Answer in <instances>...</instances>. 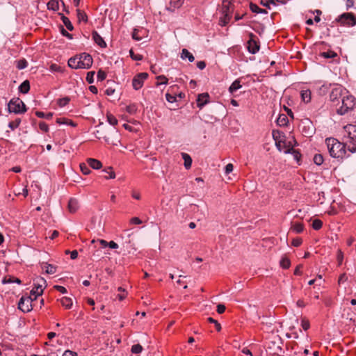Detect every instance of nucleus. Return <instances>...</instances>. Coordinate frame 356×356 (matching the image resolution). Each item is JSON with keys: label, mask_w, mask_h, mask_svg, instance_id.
<instances>
[{"label": "nucleus", "mask_w": 356, "mask_h": 356, "mask_svg": "<svg viewBox=\"0 0 356 356\" xmlns=\"http://www.w3.org/2000/svg\"><path fill=\"white\" fill-rule=\"evenodd\" d=\"M277 148L279 149V151H283L285 154H288L291 152V149L292 147H290L289 144H287L285 139L282 140V143H281V147L276 146Z\"/></svg>", "instance_id": "aec40b11"}, {"label": "nucleus", "mask_w": 356, "mask_h": 356, "mask_svg": "<svg viewBox=\"0 0 356 356\" xmlns=\"http://www.w3.org/2000/svg\"><path fill=\"white\" fill-rule=\"evenodd\" d=\"M60 33L63 36L67 37L69 39H72V35L69 33L63 26H60Z\"/></svg>", "instance_id": "052dcab7"}, {"label": "nucleus", "mask_w": 356, "mask_h": 356, "mask_svg": "<svg viewBox=\"0 0 356 356\" xmlns=\"http://www.w3.org/2000/svg\"><path fill=\"white\" fill-rule=\"evenodd\" d=\"M347 280H348V277H347L346 274L343 273L339 276L338 282L339 284H341L345 282Z\"/></svg>", "instance_id": "338daca9"}, {"label": "nucleus", "mask_w": 356, "mask_h": 356, "mask_svg": "<svg viewBox=\"0 0 356 356\" xmlns=\"http://www.w3.org/2000/svg\"><path fill=\"white\" fill-rule=\"evenodd\" d=\"M21 123V119L20 118H17L15 121H12L10 122H9L8 124V127L14 130L15 129H16L17 127H18L19 126Z\"/></svg>", "instance_id": "c03bdc74"}, {"label": "nucleus", "mask_w": 356, "mask_h": 356, "mask_svg": "<svg viewBox=\"0 0 356 356\" xmlns=\"http://www.w3.org/2000/svg\"><path fill=\"white\" fill-rule=\"evenodd\" d=\"M250 8L252 13L266 14L267 11L265 9L260 8L257 4L250 3Z\"/></svg>", "instance_id": "393cba45"}, {"label": "nucleus", "mask_w": 356, "mask_h": 356, "mask_svg": "<svg viewBox=\"0 0 356 356\" xmlns=\"http://www.w3.org/2000/svg\"><path fill=\"white\" fill-rule=\"evenodd\" d=\"M260 3L261 5L267 7L268 8H270V4L274 5V6L276 5L275 0H261Z\"/></svg>", "instance_id": "49530a36"}, {"label": "nucleus", "mask_w": 356, "mask_h": 356, "mask_svg": "<svg viewBox=\"0 0 356 356\" xmlns=\"http://www.w3.org/2000/svg\"><path fill=\"white\" fill-rule=\"evenodd\" d=\"M250 39L248 41V50L250 53L252 54H255L257 53L259 50V43L255 40V35L252 33H249Z\"/></svg>", "instance_id": "9d476101"}, {"label": "nucleus", "mask_w": 356, "mask_h": 356, "mask_svg": "<svg viewBox=\"0 0 356 356\" xmlns=\"http://www.w3.org/2000/svg\"><path fill=\"white\" fill-rule=\"evenodd\" d=\"M60 303L65 309H70L72 306V300L67 297H63L60 299Z\"/></svg>", "instance_id": "a878e982"}, {"label": "nucleus", "mask_w": 356, "mask_h": 356, "mask_svg": "<svg viewBox=\"0 0 356 356\" xmlns=\"http://www.w3.org/2000/svg\"><path fill=\"white\" fill-rule=\"evenodd\" d=\"M45 271L48 274H54L56 272V267L52 264H46L44 266Z\"/></svg>", "instance_id": "f704fd0d"}, {"label": "nucleus", "mask_w": 356, "mask_h": 356, "mask_svg": "<svg viewBox=\"0 0 356 356\" xmlns=\"http://www.w3.org/2000/svg\"><path fill=\"white\" fill-rule=\"evenodd\" d=\"M2 282L3 284H8V283H13V282L21 284V280L16 277H9L8 278L4 277Z\"/></svg>", "instance_id": "c9c22d12"}, {"label": "nucleus", "mask_w": 356, "mask_h": 356, "mask_svg": "<svg viewBox=\"0 0 356 356\" xmlns=\"http://www.w3.org/2000/svg\"><path fill=\"white\" fill-rule=\"evenodd\" d=\"M97 80L99 81H104L106 78V74L102 70H99L97 72Z\"/></svg>", "instance_id": "864d4df0"}, {"label": "nucleus", "mask_w": 356, "mask_h": 356, "mask_svg": "<svg viewBox=\"0 0 356 356\" xmlns=\"http://www.w3.org/2000/svg\"><path fill=\"white\" fill-rule=\"evenodd\" d=\"M8 106L9 113L21 114L26 111V105L19 98H13L10 99Z\"/></svg>", "instance_id": "7ed1b4c3"}, {"label": "nucleus", "mask_w": 356, "mask_h": 356, "mask_svg": "<svg viewBox=\"0 0 356 356\" xmlns=\"http://www.w3.org/2000/svg\"><path fill=\"white\" fill-rule=\"evenodd\" d=\"M314 162L315 164L320 165L323 163V157L321 154H316L314 156Z\"/></svg>", "instance_id": "a19ab883"}, {"label": "nucleus", "mask_w": 356, "mask_h": 356, "mask_svg": "<svg viewBox=\"0 0 356 356\" xmlns=\"http://www.w3.org/2000/svg\"><path fill=\"white\" fill-rule=\"evenodd\" d=\"M31 296H22L18 302V308L23 312H29L33 309Z\"/></svg>", "instance_id": "39448f33"}, {"label": "nucleus", "mask_w": 356, "mask_h": 356, "mask_svg": "<svg viewBox=\"0 0 356 356\" xmlns=\"http://www.w3.org/2000/svg\"><path fill=\"white\" fill-rule=\"evenodd\" d=\"M61 19H62L63 24H65V26H66V28L69 31H72L74 29V26H73L72 24L71 23V22L67 17L62 15Z\"/></svg>", "instance_id": "c85d7f7f"}, {"label": "nucleus", "mask_w": 356, "mask_h": 356, "mask_svg": "<svg viewBox=\"0 0 356 356\" xmlns=\"http://www.w3.org/2000/svg\"><path fill=\"white\" fill-rule=\"evenodd\" d=\"M156 79L159 81H160V82L157 83L158 85H159V84H167L168 83V79L165 76H163V75H160V76H157Z\"/></svg>", "instance_id": "680f3d73"}, {"label": "nucleus", "mask_w": 356, "mask_h": 356, "mask_svg": "<svg viewBox=\"0 0 356 356\" xmlns=\"http://www.w3.org/2000/svg\"><path fill=\"white\" fill-rule=\"evenodd\" d=\"M95 72L94 71H90L87 73L86 81L89 83H92L94 82V76Z\"/></svg>", "instance_id": "3c124183"}, {"label": "nucleus", "mask_w": 356, "mask_h": 356, "mask_svg": "<svg viewBox=\"0 0 356 356\" xmlns=\"http://www.w3.org/2000/svg\"><path fill=\"white\" fill-rule=\"evenodd\" d=\"M321 56L325 58H335L337 54L333 51H328L326 52L321 53Z\"/></svg>", "instance_id": "e433bc0d"}, {"label": "nucleus", "mask_w": 356, "mask_h": 356, "mask_svg": "<svg viewBox=\"0 0 356 356\" xmlns=\"http://www.w3.org/2000/svg\"><path fill=\"white\" fill-rule=\"evenodd\" d=\"M79 62L81 69H89L93 63L92 56L87 53L78 55Z\"/></svg>", "instance_id": "0eeeda50"}, {"label": "nucleus", "mask_w": 356, "mask_h": 356, "mask_svg": "<svg viewBox=\"0 0 356 356\" xmlns=\"http://www.w3.org/2000/svg\"><path fill=\"white\" fill-rule=\"evenodd\" d=\"M148 77V74L146 72H141L137 74L132 80V86L135 90H139L143 86L145 80Z\"/></svg>", "instance_id": "6e6552de"}, {"label": "nucleus", "mask_w": 356, "mask_h": 356, "mask_svg": "<svg viewBox=\"0 0 356 356\" xmlns=\"http://www.w3.org/2000/svg\"><path fill=\"white\" fill-rule=\"evenodd\" d=\"M291 154L293 155L294 159L298 162L300 159L301 154L293 148L291 149Z\"/></svg>", "instance_id": "bf43d9fd"}, {"label": "nucleus", "mask_w": 356, "mask_h": 356, "mask_svg": "<svg viewBox=\"0 0 356 356\" xmlns=\"http://www.w3.org/2000/svg\"><path fill=\"white\" fill-rule=\"evenodd\" d=\"M30 90V83L28 80L23 81L19 87V90L23 93L26 94Z\"/></svg>", "instance_id": "6ab92c4d"}, {"label": "nucleus", "mask_w": 356, "mask_h": 356, "mask_svg": "<svg viewBox=\"0 0 356 356\" xmlns=\"http://www.w3.org/2000/svg\"><path fill=\"white\" fill-rule=\"evenodd\" d=\"M35 115L37 117L40 118H45L47 120H50L53 117L52 113H44V112L42 111H36Z\"/></svg>", "instance_id": "72a5a7b5"}, {"label": "nucleus", "mask_w": 356, "mask_h": 356, "mask_svg": "<svg viewBox=\"0 0 356 356\" xmlns=\"http://www.w3.org/2000/svg\"><path fill=\"white\" fill-rule=\"evenodd\" d=\"M143 349V348L141 345L135 344V345H133L131 347V352L134 354H138L142 352Z\"/></svg>", "instance_id": "a18cd8bd"}, {"label": "nucleus", "mask_w": 356, "mask_h": 356, "mask_svg": "<svg viewBox=\"0 0 356 356\" xmlns=\"http://www.w3.org/2000/svg\"><path fill=\"white\" fill-rule=\"evenodd\" d=\"M301 97H302V100L305 102H306V103L309 102L310 100H311V92H310V90H307L302 91Z\"/></svg>", "instance_id": "7c9ffc66"}, {"label": "nucleus", "mask_w": 356, "mask_h": 356, "mask_svg": "<svg viewBox=\"0 0 356 356\" xmlns=\"http://www.w3.org/2000/svg\"><path fill=\"white\" fill-rule=\"evenodd\" d=\"M280 264L281 267H282L283 268L287 269L290 267L291 261L288 257H284L280 260Z\"/></svg>", "instance_id": "473e14b6"}, {"label": "nucleus", "mask_w": 356, "mask_h": 356, "mask_svg": "<svg viewBox=\"0 0 356 356\" xmlns=\"http://www.w3.org/2000/svg\"><path fill=\"white\" fill-rule=\"evenodd\" d=\"M68 66L73 69H81L79 62L78 55L72 57L68 60Z\"/></svg>", "instance_id": "dca6fc26"}, {"label": "nucleus", "mask_w": 356, "mask_h": 356, "mask_svg": "<svg viewBox=\"0 0 356 356\" xmlns=\"http://www.w3.org/2000/svg\"><path fill=\"white\" fill-rule=\"evenodd\" d=\"M87 163L88 165L93 169H99L102 166V163L99 161L95 159H88L87 160Z\"/></svg>", "instance_id": "f3484780"}, {"label": "nucleus", "mask_w": 356, "mask_h": 356, "mask_svg": "<svg viewBox=\"0 0 356 356\" xmlns=\"http://www.w3.org/2000/svg\"><path fill=\"white\" fill-rule=\"evenodd\" d=\"M184 3V0H170V5L173 8H179Z\"/></svg>", "instance_id": "de8ad7c7"}, {"label": "nucleus", "mask_w": 356, "mask_h": 356, "mask_svg": "<svg viewBox=\"0 0 356 356\" xmlns=\"http://www.w3.org/2000/svg\"><path fill=\"white\" fill-rule=\"evenodd\" d=\"M47 8L52 10H58L59 8V4L58 0H50L47 3Z\"/></svg>", "instance_id": "bb28decb"}, {"label": "nucleus", "mask_w": 356, "mask_h": 356, "mask_svg": "<svg viewBox=\"0 0 356 356\" xmlns=\"http://www.w3.org/2000/svg\"><path fill=\"white\" fill-rule=\"evenodd\" d=\"M77 18L79 22H81V21L87 22L88 21V17H87L86 14L80 10H77Z\"/></svg>", "instance_id": "58836bf2"}, {"label": "nucleus", "mask_w": 356, "mask_h": 356, "mask_svg": "<svg viewBox=\"0 0 356 356\" xmlns=\"http://www.w3.org/2000/svg\"><path fill=\"white\" fill-rule=\"evenodd\" d=\"M273 138L275 142L276 146L281 147V143H282V140L285 139V136L282 131H273Z\"/></svg>", "instance_id": "ddd939ff"}, {"label": "nucleus", "mask_w": 356, "mask_h": 356, "mask_svg": "<svg viewBox=\"0 0 356 356\" xmlns=\"http://www.w3.org/2000/svg\"><path fill=\"white\" fill-rule=\"evenodd\" d=\"M346 134L343 140L348 146V151L350 153L356 152V125L348 124L344 127Z\"/></svg>", "instance_id": "f03ea898"}, {"label": "nucleus", "mask_w": 356, "mask_h": 356, "mask_svg": "<svg viewBox=\"0 0 356 356\" xmlns=\"http://www.w3.org/2000/svg\"><path fill=\"white\" fill-rule=\"evenodd\" d=\"M325 143L330 155L333 158L343 160L349 158L353 154L348 151V146L344 140L339 142L336 138H329L325 140Z\"/></svg>", "instance_id": "f257e3e1"}, {"label": "nucleus", "mask_w": 356, "mask_h": 356, "mask_svg": "<svg viewBox=\"0 0 356 356\" xmlns=\"http://www.w3.org/2000/svg\"><path fill=\"white\" fill-rule=\"evenodd\" d=\"M56 122L59 124H67L72 127H76V125L73 121L65 118H57Z\"/></svg>", "instance_id": "4be33fe9"}, {"label": "nucleus", "mask_w": 356, "mask_h": 356, "mask_svg": "<svg viewBox=\"0 0 356 356\" xmlns=\"http://www.w3.org/2000/svg\"><path fill=\"white\" fill-rule=\"evenodd\" d=\"M291 229L296 233H301L304 229V226L300 222H294Z\"/></svg>", "instance_id": "2f4dec72"}, {"label": "nucleus", "mask_w": 356, "mask_h": 356, "mask_svg": "<svg viewBox=\"0 0 356 356\" xmlns=\"http://www.w3.org/2000/svg\"><path fill=\"white\" fill-rule=\"evenodd\" d=\"M46 285V280L42 277L39 278L37 283L35 284V286H36L39 290H41L42 293Z\"/></svg>", "instance_id": "c756f323"}, {"label": "nucleus", "mask_w": 356, "mask_h": 356, "mask_svg": "<svg viewBox=\"0 0 356 356\" xmlns=\"http://www.w3.org/2000/svg\"><path fill=\"white\" fill-rule=\"evenodd\" d=\"M323 226V222L319 219H315L312 222V227L315 230L320 229Z\"/></svg>", "instance_id": "79ce46f5"}, {"label": "nucleus", "mask_w": 356, "mask_h": 356, "mask_svg": "<svg viewBox=\"0 0 356 356\" xmlns=\"http://www.w3.org/2000/svg\"><path fill=\"white\" fill-rule=\"evenodd\" d=\"M92 39L95 42L98 44L99 47L104 48L106 47V43L102 38V36L96 31H93L92 33Z\"/></svg>", "instance_id": "f8f14e48"}, {"label": "nucleus", "mask_w": 356, "mask_h": 356, "mask_svg": "<svg viewBox=\"0 0 356 356\" xmlns=\"http://www.w3.org/2000/svg\"><path fill=\"white\" fill-rule=\"evenodd\" d=\"M79 207V201L75 198L70 199L68 202V209L71 213H75Z\"/></svg>", "instance_id": "2eb2a0df"}, {"label": "nucleus", "mask_w": 356, "mask_h": 356, "mask_svg": "<svg viewBox=\"0 0 356 356\" xmlns=\"http://www.w3.org/2000/svg\"><path fill=\"white\" fill-rule=\"evenodd\" d=\"M126 111L129 114H134L137 111V107L135 104L129 105L127 106Z\"/></svg>", "instance_id": "09e8293b"}, {"label": "nucleus", "mask_w": 356, "mask_h": 356, "mask_svg": "<svg viewBox=\"0 0 356 356\" xmlns=\"http://www.w3.org/2000/svg\"><path fill=\"white\" fill-rule=\"evenodd\" d=\"M301 326L305 330H307L310 326L309 321L306 318H302L301 322Z\"/></svg>", "instance_id": "13d9d810"}, {"label": "nucleus", "mask_w": 356, "mask_h": 356, "mask_svg": "<svg viewBox=\"0 0 356 356\" xmlns=\"http://www.w3.org/2000/svg\"><path fill=\"white\" fill-rule=\"evenodd\" d=\"M289 122L288 118L284 114H281L279 115L278 118L277 119V124L280 126H286Z\"/></svg>", "instance_id": "5701e85b"}, {"label": "nucleus", "mask_w": 356, "mask_h": 356, "mask_svg": "<svg viewBox=\"0 0 356 356\" xmlns=\"http://www.w3.org/2000/svg\"><path fill=\"white\" fill-rule=\"evenodd\" d=\"M31 295H34V299H37V298L42 294V292L41 290H39L36 286H35L31 291Z\"/></svg>", "instance_id": "603ef678"}, {"label": "nucleus", "mask_w": 356, "mask_h": 356, "mask_svg": "<svg viewBox=\"0 0 356 356\" xmlns=\"http://www.w3.org/2000/svg\"><path fill=\"white\" fill-rule=\"evenodd\" d=\"M166 100L170 103H173L177 102V97L175 95H171L168 92L165 94Z\"/></svg>", "instance_id": "6e6d98bb"}, {"label": "nucleus", "mask_w": 356, "mask_h": 356, "mask_svg": "<svg viewBox=\"0 0 356 356\" xmlns=\"http://www.w3.org/2000/svg\"><path fill=\"white\" fill-rule=\"evenodd\" d=\"M129 54L131 58L134 60H141L143 59V56L140 54H135L132 49H130Z\"/></svg>", "instance_id": "5fc2aeb1"}, {"label": "nucleus", "mask_w": 356, "mask_h": 356, "mask_svg": "<svg viewBox=\"0 0 356 356\" xmlns=\"http://www.w3.org/2000/svg\"><path fill=\"white\" fill-rule=\"evenodd\" d=\"M181 156H182L183 159L184 160L185 168L186 169H189L191 167V164H192L191 157L190 156V155H188L186 153H182Z\"/></svg>", "instance_id": "b1692460"}, {"label": "nucleus", "mask_w": 356, "mask_h": 356, "mask_svg": "<svg viewBox=\"0 0 356 356\" xmlns=\"http://www.w3.org/2000/svg\"><path fill=\"white\" fill-rule=\"evenodd\" d=\"M107 121L111 125L115 126L118 124V120L112 114L107 115Z\"/></svg>", "instance_id": "37998d69"}, {"label": "nucleus", "mask_w": 356, "mask_h": 356, "mask_svg": "<svg viewBox=\"0 0 356 356\" xmlns=\"http://www.w3.org/2000/svg\"><path fill=\"white\" fill-rule=\"evenodd\" d=\"M90 166L86 163H81L80 164V169L82 172L83 174L84 175H89L91 172L90 168Z\"/></svg>", "instance_id": "ea45409f"}, {"label": "nucleus", "mask_w": 356, "mask_h": 356, "mask_svg": "<svg viewBox=\"0 0 356 356\" xmlns=\"http://www.w3.org/2000/svg\"><path fill=\"white\" fill-rule=\"evenodd\" d=\"M145 31L143 29H135L132 33V38L136 41H140L142 40L144 36Z\"/></svg>", "instance_id": "a211bd4d"}, {"label": "nucleus", "mask_w": 356, "mask_h": 356, "mask_svg": "<svg viewBox=\"0 0 356 356\" xmlns=\"http://www.w3.org/2000/svg\"><path fill=\"white\" fill-rule=\"evenodd\" d=\"M209 95L207 92L200 94L197 99V105L201 109L209 102Z\"/></svg>", "instance_id": "9b49d317"}, {"label": "nucleus", "mask_w": 356, "mask_h": 356, "mask_svg": "<svg viewBox=\"0 0 356 356\" xmlns=\"http://www.w3.org/2000/svg\"><path fill=\"white\" fill-rule=\"evenodd\" d=\"M241 88V85L240 84V81L238 80H235L229 86V91L230 93H233Z\"/></svg>", "instance_id": "cd10ccee"}, {"label": "nucleus", "mask_w": 356, "mask_h": 356, "mask_svg": "<svg viewBox=\"0 0 356 356\" xmlns=\"http://www.w3.org/2000/svg\"><path fill=\"white\" fill-rule=\"evenodd\" d=\"M337 20L343 25L353 26L356 24V18L352 13H343Z\"/></svg>", "instance_id": "423d86ee"}, {"label": "nucleus", "mask_w": 356, "mask_h": 356, "mask_svg": "<svg viewBox=\"0 0 356 356\" xmlns=\"http://www.w3.org/2000/svg\"><path fill=\"white\" fill-rule=\"evenodd\" d=\"M302 241L300 238H296L292 241V245H293L295 247H298L302 244Z\"/></svg>", "instance_id": "0e129e2a"}, {"label": "nucleus", "mask_w": 356, "mask_h": 356, "mask_svg": "<svg viewBox=\"0 0 356 356\" xmlns=\"http://www.w3.org/2000/svg\"><path fill=\"white\" fill-rule=\"evenodd\" d=\"M355 106V99L353 96L343 97L342 99V106L339 108L338 112L343 115L349 110L353 109Z\"/></svg>", "instance_id": "20e7f679"}, {"label": "nucleus", "mask_w": 356, "mask_h": 356, "mask_svg": "<svg viewBox=\"0 0 356 356\" xmlns=\"http://www.w3.org/2000/svg\"><path fill=\"white\" fill-rule=\"evenodd\" d=\"M181 58L182 59L188 58L190 62H193L195 60L193 55L191 52H189L186 49H182Z\"/></svg>", "instance_id": "412c9836"}, {"label": "nucleus", "mask_w": 356, "mask_h": 356, "mask_svg": "<svg viewBox=\"0 0 356 356\" xmlns=\"http://www.w3.org/2000/svg\"><path fill=\"white\" fill-rule=\"evenodd\" d=\"M231 3L227 0L223 1L222 13L224 15L223 19H220V25L225 26L230 20L232 17L231 11L229 10V6Z\"/></svg>", "instance_id": "1a4fd4ad"}, {"label": "nucleus", "mask_w": 356, "mask_h": 356, "mask_svg": "<svg viewBox=\"0 0 356 356\" xmlns=\"http://www.w3.org/2000/svg\"><path fill=\"white\" fill-rule=\"evenodd\" d=\"M70 100V99L67 97L61 98L58 100V104L60 107H63L67 105L69 103Z\"/></svg>", "instance_id": "8fccbe9b"}, {"label": "nucleus", "mask_w": 356, "mask_h": 356, "mask_svg": "<svg viewBox=\"0 0 356 356\" xmlns=\"http://www.w3.org/2000/svg\"><path fill=\"white\" fill-rule=\"evenodd\" d=\"M39 128L44 132H47L49 131V127L47 124L44 122H40L39 123Z\"/></svg>", "instance_id": "e2e57ef3"}, {"label": "nucleus", "mask_w": 356, "mask_h": 356, "mask_svg": "<svg viewBox=\"0 0 356 356\" xmlns=\"http://www.w3.org/2000/svg\"><path fill=\"white\" fill-rule=\"evenodd\" d=\"M104 172L108 175V176H105L106 179H114L115 177V174L112 167H108L106 169L104 170Z\"/></svg>", "instance_id": "4c0bfd02"}, {"label": "nucleus", "mask_w": 356, "mask_h": 356, "mask_svg": "<svg viewBox=\"0 0 356 356\" xmlns=\"http://www.w3.org/2000/svg\"><path fill=\"white\" fill-rule=\"evenodd\" d=\"M17 67L19 70L26 68L27 67V61L24 59L19 60Z\"/></svg>", "instance_id": "4d7b16f0"}, {"label": "nucleus", "mask_w": 356, "mask_h": 356, "mask_svg": "<svg viewBox=\"0 0 356 356\" xmlns=\"http://www.w3.org/2000/svg\"><path fill=\"white\" fill-rule=\"evenodd\" d=\"M342 88L341 87H336L333 88L330 92V98L332 102H335L339 97L341 96Z\"/></svg>", "instance_id": "4468645a"}, {"label": "nucleus", "mask_w": 356, "mask_h": 356, "mask_svg": "<svg viewBox=\"0 0 356 356\" xmlns=\"http://www.w3.org/2000/svg\"><path fill=\"white\" fill-rule=\"evenodd\" d=\"M63 356H77V353L76 352L67 350L63 353Z\"/></svg>", "instance_id": "774afa93"}, {"label": "nucleus", "mask_w": 356, "mask_h": 356, "mask_svg": "<svg viewBox=\"0 0 356 356\" xmlns=\"http://www.w3.org/2000/svg\"><path fill=\"white\" fill-rule=\"evenodd\" d=\"M130 223L134 225H140L142 223V220L138 217H134L131 218Z\"/></svg>", "instance_id": "69168bd1"}]
</instances>
